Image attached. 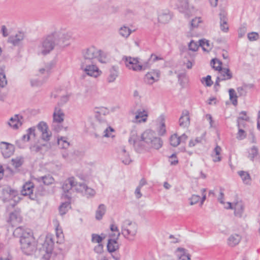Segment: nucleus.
Wrapping results in <instances>:
<instances>
[{
    "instance_id": "nucleus-19",
    "label": "nucleus",
    "mask_w": 260,
    "mask_h": 260,
    "mask_svg": "<svg viewBox=\"0 0 260 260\" xmlns=\"http://www.w3.org/2000/svg\"><path fill=\"white\" fill-rule=\"evenodd\" d=\"M38 130L41 132V137L44 141H48L52 135L51 132L48 131V126L46 123L44 122H40L38 125Z\"/></svg>"
},
{
    "instance_id": "nucleus-27",
    "label": "nucleus",
    "mask_w": 260,
    "mask_h": 260,
    "mask_svg": "<svg viewBox=\"0 0 260 260\" xmlns=\"http://www.w3.org/2000/svg\"><path fill=\"white\" fill-rule=\"evenodd\" d=\"M22 221V217L20 214L19 210H15L14 212H12L10 214L9 221L12 225H15L17 223L21 222Z\"/></svg>"
},
{
    "instance_id": "nucleus-49",
    "label": "nucleus",
    "mask_w": 260,
    "mask_h": 260,
    "mask_svg": "<svg viewBox=\"0 0 260 260\" xmlns=\"http://www.w3.org/2000/svg\"><path fill=\"white\" fill-rule=\"evenodd\" d=\"M13 166L16 168L20 167L23 162V158L21 156H18L12 159Z\"/></svg>"
},
{
    "instance_id": "nucleus-62",
    "label": "nucleus",
    "mask_w": 260,
    "mask_h": 260,
    "mask_svg": "<svg viewBox=\"0 0 260 260\" xmlns=\"http://www.w3.org/2000/svg\"><path fill=\"white\" fill-rule=\"evenodd\" d=\"M238 128L239 131L237 133V138L239 140H243L246 137V133L240 127Z\"/></svg>"
},
{
    "instance_id": "nucleus-42",
    "label": "nucleus",
    "mask_w": 260,
    "mask_h": 260,
    "mask_svg": "<svg viewBox=\"0 0 260 260\" xmlns=\"http://www.w3.org/2000/svg\"><path fill=\"white\" fill-rule=\"evenodd\" d=\"M221 149L219 146H216L213 150L214 154H212L213 160L214 162L220 161L221 159L220 156Z\"/></svg>"
},
{
    "instance_id": "nucleus-52",
    "label": "nucleus",
    "mask_w": 260,
    "mask_h": 260,
    "mask_svg": "<svg viewBox=\"0 0 260 260\" xmlns=\"http://www.w3.org/2000/svg\"><path fill=\"white\" fill-rule=\"evenodd\" d=\"M241 115L237 119V125L238 127H240V120L248 121L249 117L246 116V112L245 111H242L240 113Z\"/></svg>"
},
{
    "instance_id": "nucleus-39",
    "label": "nucleus",
    "mask_w": 260,
    "mask_h": 260,
    "mask_svg": "<svg viewBox=\"0 0 260 260\" xmlns=\"http://www.w3.org/2000/svg\"><path fill=\"white\" fill-rule=\"evenodd\" d=\"M205 133L202 134L200 137H197L195 139H191L189 142L188 145L189 147H193L198 143H202L205 141Z\"/></svg>"
},
{
    "instance_id": "nucleus-17",
    "label": "nucleus",
    "mask_w": 260,
    "mask_h": 260,
    "mask_svg": "<svg viewBox=\"0 0 260 260\" xmlns=\"http://www.w3.org/2000/svg\"><path fill=\"white\" fill-rule=\"evenodd\" d=\"M0 149L3 156L5 158L10 157L14 151L13 145L5 142L0 143Z\"/></svg>"
},
{
    "instance_id": "nucleus-37",
    "label": "nucleus",
    "mask_w": 260,
    "mask_h": 260,
    "mask_svg": "<svg viewBox=\"0 0 260 260\" xmlns=\"http://www.w3.org/2000/svg\"><path fill=\"white\" fill-rule=\"evenodd\" d=\"M117 239L115 238L113 239H109L107 244V249L109 252H113L118 249L119 246L117 243Z\"/></svg>"
},
{
    "instance_id": "nucleus-56",
    "label": "nucleus",
    "mask_w": 260,
    "mask_h": 260,
    "mask_svg": "<svg viewBox=\"0 0 260 260\" xmlns=\"http://www.w3.org/2000/svg\"><path fill=\"white\" fill-rule=\"evenodd\" d=\"M110 229L112 232H117L116 234H114L113 236L114 237H115L116 239H118L121 233L119 232L117 226L115 224H111L110 225Z\"/></svg>"
},
{
    "instance_id": "nucleus-23",
    "label": "nucleus",
    "mask_w": 260,
    "mask_h": 260,
    "mask_svg": "<svg viewBox=\"0 0 260 260\" xmlns=\"http://www.w3.org/2000/svg\"><path fill=\"white\" fill-rule=\"evenodd\" d=\"M129 142L133 144L136 149H139V147L141 146V139L137 136V133L133 130L131 132L130 137L128 139Z\"/></svg>"
},
{
    "instance_id": "nucleus-58",
    "label": "nucleus",
    "mask_w": 260,
    "mask_h": 260,
    "mask_svg": "<svg viewBox=\"0 0 260 260\" xmlns=\"http://www.w3.org/2000/svg\"><path fill=\"white\" fill-rule=\"evenodd\" d=\"M200 199H201L200 196L196 195V194H193L191 197V198H189L190 205H193L197 204L199 201Z\"/></svg>"
},
{
    "instance_id": "nucleus-25",
    "label": "nucleus",
    "mask_w": 260,
    "mask_h": 260,
    "mask_svg": "<svg viewBox=\"0 0 260 260\" xmlns=\"http://www.w3.org/2000/svg\"><path fill=\"white\" fill-rule=\"evenodd\" d=\"M179 125L182 127H187L190 124L189 112L184 110L182 112V115L179 120Z\"/></svg>"
},
{
    "instance_id": "nucleus-32",
    "label": "nucleus",
    "mask_w": 260,
    "mask_h": 260,
    "mask_svg": "<svg viewBox=\"0 0 260 260\" xmlns=\"http://www.w3.org/2000/svg\"><path fill=\"white\" fill-rule=\"evenodd\" d=\"M75 179L74 177H70L67 179L62 185V189L64 192H68L72 188H74Z\"/></svg>"
},
{
    "instance_id": "nucleus-38",
    "label": "nucleus",
    "mask_w": 260,
    "mask_h": 260,
    "mask_svg": "<svg viewBox=\"0 0 260 260\" xmlns=\"http://www.w3.org/2000/svg\"><path fill=\"white\" fill-rule=\"evenodd\" d=\"M106 207L104 204H100L95 212V218L97 220H101L106 213Z\"/></svg>"
},
{
    "instance_id": "nucleus-34",
    "label": "nucleus",
    "mask_w": 260,
    "mask_h": 260,
    "mask_svg": "<svg viewBox=\"0 0 260 260\" xmlns=\"http://www.w3.org/2000/svg\"><path fill=\"white\" fill-rule=\"evenodd\" d=\"M135 30H132L126 25L121 26L118 30L119 34L124 38H127L133 31Z\"/></svg>"
},
{
    "instance_id": "nucleus-22",
    "label": "nucleus",
    "mask_w": 260,
    "mask_h": 260,
    "mask_svg": "<svg viewBox=\"0 0 260 260\" xmlns=\"http://www.w3.org/2000/svg\"><path fill=\"white\" fill-rule=\"evenodd\" d=\"M24 38V34L22 32H18L14 36L9 37L8 42L14 46L19 45Z\"/></svg>"
},
{
    "instance_id": "nucleus-48",
    "label": "nucleus",
    "mask_w": 260,
    "mask_h": 260,
    "mask_svg": "<svg viewBox=\"0 0 260 260\" xmlns=\"http://www.w3.org/2000/svg\"><path fill=\"white\" fill-rule=\"evenodd\" d=\"M170 142L173 147H177L180 143V140L176 134H174L170 137Z\"/></svg>"
},
{
    "instance_id": "nucleus-46",
    "label": "nucleus",
    "mask_w": 260,
    "mask_h": 260,
    "mask_svg": "<svg viewBox=\"0 0 260 260\" xmlns=\"http://www.w3.org/2000/svg\"><path fill=\"white\" fill-rule=\"evenodd\" d=\"M58 144L61 148L66 149L68 148L70 143L67 141V138L65 137H61L57 139Z\"/></svg>"
},
{
    "instance_id": "nucleus-26",
    "label": "nucleus",
    "mask_w": 260,
    "mask_h": 260,
    "mask_svg": "<svg viewBox=\"0 0 260 260\" xmlns=\"http://www.w3.org/2000/svg\"><path fill=\"white\" fill-rule=\"evenodd\" d=\"M178 260H191L190 255L183 248H178L176 251Z\"/></svg>"
},
{
    "instance_id": "nucleus-1",
    "label": "nucleus",
    "mask_w": 260,
    "mask_h": 260,
    "mask_svg": "<svg viewBox=\"0 0 260 260\" xmlns=\"http://www.w3.org/2000/svg\"><path fill=\"white\" fill-rule=\"evenodd\" d=\"M102 109H100V111H97V115L95 116L96 120L93 123V127L95 133L94 135L95 138H99L102 134L104 137H113L114 136L112 133L114 130L111 126L108 125V122L104 115H101L100 113Z\"/></svg>"
},
{
    "instance_id": "nucleus-24",
    "label": "nucleus",
    "mask_w": 260,
    "mask_h": 260,
    "mask_svg": "<svg viewBox=\"0 0 260 260\" xmlns=\"http://www.w3.org/2000/svg\"><path fill=\"white\" fill-rule=\"evenodd\" d=\"M219 15L220 20V28L222 31L226 32L229 30V26L227 23V13L225 11L221 10Z\"/></svg>"
},
{
    "instance_id": "nucleus-4",
    "label": "nucleus",
    "mask_w": 260,
    "mask_h": 260,
    "mask_svg": "<svg viewBox=\"0 0 260 260\" xmlns=\"http://www.w3.org/2000/svg\"><path fill=\"white\" fill-rule=\"evenodd\" d=\"M57 45L54 36L52 34L43 38L38 45L37 51L38 54L47 55L52 51Z\"/></svg>"
},
{
    "instance_id": "nucleus-50",
    "label": "nucleus",
    "mask_w": 260,
    "mask_h": 260,
    "mask_svg": "<svg viewBox=\"0 0 260 260\" xmlns=\"http://www.w3.org/2000/svg\"><path fill=\"white\" fill-rule=\"evenodd\" d=\"M46 146V144L39 145L38 144H35L30 146V149L31 152L37 153L42 151L43 147Z\"/></svg>"
},
{
    "instance_id": "nucleus-47",
    "label": "nucleus",
    "mask_w": 260,
    "mask_h": 260,
    "mask_svg": "<svg viewBox=\"0 0 260 260\" xmlns=\"http://www.w3.org/2000/svg\"><path fill=\"white\" fill-rule=\"evenodd\" d=\"M230 99L232 101V104L234 106H236L237 105V96L235 92V91L234 89L231 88L229 90Z\"/></svg>"
},
{
    "instance_id": "nucleus-54",
    "label": "nucleus",
    "mask_w": 260,
    "mask_h": 260,
    "mask_svg": "<svg viewBox=\"0 0 260 260\" xmlns=\"http://www.w3.org/2000/svg\"><path fill=\"white\" fill-rule=\"evenodd\" d=\"M200 45L193 41H191L188 44V48L190 50L192 51H196Z\"/></svg>"
},
{
    "instance_id": "nucleus-53",
    "label": "nucleus",
    "mask_w": 260,
    "mask_h": 260,
    "mask_svg": "<svg viewBox=\"0 0 260 260\" xmlns=\"http://www.w3.org/2000/svg\"><path fill=\"white\" fill-rule=\"evenodd\" d=\"M202 22L201 17H196L192 19L190 22V27L191 28H194L198 27L199 24Z\"/></svg>"
},
{
    "instance_id": "nucleus-29",
    "label": "nucleus",
    "mask_w": 260,
    "mask_h": 260,
    "mask_svg": "<svg viewBox=\"0 0 260 260\" xmlns=\"http://www.w3.org/2000/svg\"><path fill=\"white\" fill-rule=\"evenodd\" d=\"M53 116V120L52 122L62 123L64 120V113L58 108H55Z\"/></svg>"
},
{
    "instance_id": "nucleus-45",
    "label": "nucleus",
    "mask_w": 260,
    "mask_h": 260,
    "mask_svg": "<svg viewBox=\"0 0 260 260\" xmlns=\"http://www.w3.org/2000/svg\"><path fill=\"white\" fill-rule=\"evenodd\" d=\"M70 203L69 202L63 203L59 208V211L60 215H63L66 213L70 208Z\"/></svg>"
},
{
    "instance_id": "nucleus-3",
    "label": "nucleus",
    "mask_w": 260,
    "mask_h": 260,
    "mask_svg": "<svg viewBox=\"0 0 260 260\" xmlns=\"http://www.w3.org/2000/svg\"><path fill=\"white\" fill-rule=\"evenodd\" d=\"M141 146L153 148L158 149L162 145L161 140L155 136L154 132L151 130H147L144 132L141 136Z\"/></svg>"
},
{
    "instance_id": "nucleus-9",
    "label": "nucleus",
    "mask_w": 260,
    "mask_h": 260,
    "mask_svg": "<svg viewBox=\"0 0 260 260\" xmlns=\"http://www.w3.org/2000/svg\"><path fill=\"white\" fill-rule=\"evenodd\" d=\"M14 234L20 236V244H23L24 243L29 244L31 242H35L32 233L29 230H24L22 227H18L15 230Z\"/></svg>"
},
{
    "instance_id": "nucleus-8",
    "label": "nucleus",
    "mask_w": 260,
    "mask_h": 260,
    "mask_svg": "<svg viewBox=\"0 0 260 260\" xmlns=\"http://www.w3.org/2000/svg\"><path fill=\"white\" fill-rule=\"evenodd\" d=\"M211 65L213 69L218 71V77L222 81L230 80L233 77V74L229 68H222L221 62L217 59H212Z\"/></svg>"
},
{
    "instance_id": "nucleus-16",
    "label": "nucleus",
    "mask_w": 260,
    "mask_h": 260,
    "mask_svg": "<svg viewBox=\"0 0 260 260\" xmlns=\"http://www.w3.org/2000/svg\"><path fill=\"white\" fill-rule=\"evenodd\" d=\"M24 122L23 117L20 114H15L7 122L9 126L14 129H18Z\"/></svg>"
},
{
    "instance_id": "nucleus-35",
    "label": "nucleus",
    "mask_w": 260,
    "mask_h": 260,
    "mask_svg": "<svg viewBox=\"0 0 260 260\" xmlns=\"http://www.w3.org/2000/svg\"><path fill=\"white\" fill-rule=\"evenodd\" d=\"M159 122V127L158 130V133L159 135L162 136L166 133V126H165V117L164 115H161L158 118Z\"/></svg>"
},
{
    "instance_id": "nucleus-7",
    "label": "nucleus",
    "mask_w": 260,
    "mask_h": 260,
    "mask_svg": "<svg viewBox=\"0 0 260 260\" xmlns=\"http://www.w3.org/2000/svg\"><path fill=\"white\" fill-rule=\"evenodd\" d=\"M57 45H68L69 41L73 39V33L63 28H60L52 32Z\"/></svg>"
},
{
    "instance_id": "nucleus-14",
    "label": "nucleus",
    "mask_w": 260,
    "mask_h": 260,
    "mask_svg": "<svg viewBox=\"0 0 260 260\" xmlns=\"http://www.w3.org/2000/svg\"><path fill=\"white\" fill-rule=\"evenodd\" d=\"M131 113L134 116L133 121L135 122H145L148 117L147 112L144 109H139L136 110H131Z\"/></svg>"
},
{
    "instance_id": "nucleus-55",
    "label": "nucleus",
    "mask_w": 260,
    "mask_h": 260,
    "mask_svg": "<svg viewBox=\"0 0 260 260\" xmlns=\"http://www.w3.org/2000/svg\"><path fill=\"white\" fill-rule=\"evenodd\" d=\"M7 84L6 76L3 73H0V87H4Z\"/></svg>"
},
{
    "instance_id": "nucleus-40",
    "label": "nucleus",
    "mask_w": 260,
    "mask_h": 260,
    "mask_svg": "<svg viewBox=\"0 0 260 260\" xmlns=\"http://www.w3.org/2000/svg\"><path fill=\"white\" fill-rule=\"evenodd\" d=\"M238 173L245 184H248L250 183L251 181V178L248 173L243 171H239Z\"/></svg>"
},
{
    "instance_id": "nucleus-28",
    "label": "nucleus",
    "mask_w": 260,
    "mask_h": 260,
    "mask_svg": "<svg viewBox=\"0 0 260 260\" xmlns=\"http://www.w3.org/2000/svg\"><path fill=\"white\" fill-rule=\"evenodd\" d=\"M119 158L125 165H128L132 161L129 152L125 149V147L121 148L119 152Z\"/></svg>"
},
{
    "instance_id": "nucleus-64",
    "label": "nucleus",
    "mask_w": 260,
    "mask_h": 260,
    "mask_svg": "<svg viewBox=\"0 0 260 260\" xmlns=\"http://www.w3.org/2000/svg\"><path fill=\"white\" fill-rule=\"evenodd\" d=\"M62 258L61 254H57L55 252H51V259L50 260H60Z\"/></svg>"
},
{
    "instance_id": "nucleus-18",
    "label": "nucleus",
    "mask_w": 260,
    "mask_h": 260,
    "mask_svg": "<svg viewBox=\"0 0 260 260\" xmlns=\"http://www.w3.org/2000/svg\"><path fill=\"white\" fill-rule=\"evenodd\" d=\"M34 184L31 182H26L23 186L21 190V194L23 196H28L31 200H35L36 198V194L33 193Z\"/></svg>"
},
{
    "instance_id": "nucleus-5",
    "label": "nucleus",
    "mask_w": 260,
    "mask_h": 260,
    "mask_svg": "<svg viewBox=\"0 0 260 260\" xmlns=\"http://www.w3.org/2000/svg\"><path fill=\"white\" fill-rule=\"evenodd\" d=\"M121 234L128 240H134L138 232L137 224L129 220H124L121 225Z\"/></svg>"
},
{
    "instance_id": "nucleus-51",
    "label": "nucleus",
    "mask_w": 260,
    "mask_h": 260,
    "mask_svg": "<svg viewBox=\"0 0 260 260\" xmlns=\"http://www.w3.org/2000/svg\"><path fill=\"white\" fill-rule=\"evenodd\" d=\"M258 155V149L255 146H253L250 150L249 158L252 160Z\"/></svg>"
},
{
    "instance_id": "nucleus-36",
    "label": "nucleus",
    "mask_w": 260,
    "mask_h": 260,
    "mask_svg": "<svg viewBox=\"0 0 260 260\" xmlns=\"http://www.w3.org/2000/svg\"><path fill=\"white\" fill-rule=\"evenodd\" d=\"M241 241V237L238 234L231 235L228 239V244L229 246L234 247L237 245Z\"/></svg>"
},
{
    "instance_id": "nucleus-6",
    "label": "nucleus",
    "mask_w": 260,
    "mask_h": 260,
    "mask_svg": "<svg viewBox=\"0 0 260 260\" xmlns=\"http://www.w3.org/2000/svg\"><path fill=\"white\" fill-rule=\"evenodd\" d=\"M80 69L87 76L94 78L102 74V71L97 66V62H80Z\"/></svg>"
},
{
    "instance_id": "nucleus-10",
    "label": "nucleus",
    "mask_w": 260,
    "mask_h": 260,
    "mask_svg": "<svg viewBox=\"0 0 260 260\" xmlns=\"http://www.w3.org/2000/svg\"><path fill=\"white\" fill-rule=\"evenodd\" d=\"M178 8L180 12L186 18H189L196 14L197 10L193 6H190L189 0H179Z\"/></svg>"
},
{
    "instance_id": "nucleus-63",
    "label": "nucleus",
    "mask_w": 260,
    "mask_h": 260,
    "mask_svg": "<svg viewBox=\"0 0 260 260\" xmlns=\"http://www.w3.org/2000/svg\"><path fill=\"white\" fill-rule=\"evenodd\" d=\"M85 194L88 196H94L95 194V191L92 188L86 187L85 191L84 192Z\"/></svg>"
},
{
    "instance_id": "nucleus-59",
    "label": "nucleus",
    "mask_w": 260,
    "mask_h": 260,
    "mask_svg": "<svg viewBox=\"0 0 260 260\" xmlns=\"http://www.w3.org/2000/svg\"><path fill=\"white\" fill-rule=\"evenodd\" d=\"M61 123L59 122H52V128L53 131L58 132L61 131L62 128V126L61 124Z\"/></svg>"
},
{
    "instance_id": "nucleus-12",
    "label": "nucleus",
    "mask_w": 260,
    "mask_h": 260,
    "mask_svg": "<svg viewBox=\"0 0 260 260\" xmlns=\"http://www.w3.org/2000/svg\"><path fill=\"white\" fill-rule=\"evenodd\" d=\"M53 243L51 239L46 240L40 248L41 258L40 260H50L51 252L53 250Z\"/></svg>"
},
{
    "instance_id": "nucleus-33",
    "label": "nucleus",
    "mask_w": 260,
    "mask_h": 260,
    "mask_svg": "<svg viewBox=\"0 0 260 260\" xmlns=\"http://www.w3.org/2000/svg\"><path fill=\"white\" fill-rule=\"evenodd\" d=\"M118 76V72L116 68L113 67L110 70L109 75H108L107 81L108 83H111L114 82Z\"/></svg>"
},
{
    "instance_id": "nucleus-44",
    "label": "nucleus",
    "mask_w": 260,
    "mask_h": 260,
    "mask_svg": "<svg viewBox=\"0 0 260 260\" xmlns=\"http://www.w3.org/2000/svg\"><path fill=\"white\" fill-rule=\"evenodd\" d=\"M199 45L202 47L204 51H209L212 48L209 41L205 39L200 40L199 41Z\"/></svg>"
},
{
    "instance_id": "nucleus-20",
    "label": "nucleus",
    "mask_w": 260,
    "mask_h": 260,
    "mask_svg": "<svg viewBox=\"0 0 260 260\" xmlns=\"http://www.w3.org/2000/svg\"><path fill=\"white\" fill-rule=\"evenodd\" d=\"M172 14L168 10H162L158 13L157 19L159 23L161 24H167L169 23L172 19Z\"/></svg>"
},
{
    "instance_id": "nucleus-41",
    "label": "nucleus",
    "mask_w": 260,
    "mask_h": 260,
    "mask_svg": "<svg viewBox=\"0 0 260 260\" xmlns=\"http://www.w3.org/2000/svg\"><path fill=\"white\" fill-rule=\"evenodd\" d=\"M37 180L39 182H43L44 184L47 185L52 184L54 182V178L50 175L40 177Z\"/></svg>"
},
{
    "instance_id": "nucleus-31",
    "label": "nucleus",
    "mask_w": 260,
    "mask_h": 260,
    "mask_svg": "<svg viewBox=\"0 0 260 260\" xmlns=\"http://www.w3.org/2000/svg\"><path fill=\"white\" fill-rule=\"evenodd\" d=\"M53 67L54 64L52 62L47 63L39 69V73L40 75H44V76H48Z\"/></svg>"
},
{
    "instance_id": "nucleus-60",
    "label": "nucleus",
    "mask_w": 260,
    "mask_h": 260,
    "mask_svg": "<svg viewBox=\"0 0 260 260\" xmlns=\"http://www.w3.org/2000/svg\"><path fill=\"white\" fill-rule=\"evenodd\" d=\"M201 81L202 83L205 81L207 86H211L213 84V82L211 80V77L210 75H208L206 77L203 78Z\"/></svg>"
},
{
    "instance_id": "nucleus-15",
    "label": "nucleus",
    "mask_w": 260,
    "mask_h": 260,
    "mask_svg": "<svg viewBox=\"0 0 260 260\" xmlns=\"http://www.w3.org/2000/svg\"><path fill=\"white\" fill-rule=\"evenodd\" d=\"M160 72L158 70H152L148 72L145 76L144 81L148 85H152L157 82L160 78Z\"/></svg>"
},
{
    "instance_id": "nucleus-61",
    "label": "nucleus",
    "mask_w": 260,
    "mask_h": 260,
    "mask_svg": "<svg viewBox=\"0 0 260 260\" xmlns=\"http://www.w3.org/2000/svg\"><path fill=\"white\" fill-rule=\"evenodd\" d=\"M103 240L102 237L98 234H93L92 235V242L100 244Z\"/></svg>"
},
{
    "instance_id": "nucleus-2",
    "label": "nucleus",
    "mask_w": 260,
    "mask_h": 260,
    "mask_svg": "<svg viewBox=\"0 0 260 260\" xmlns=\"http://www.w3.org/2000/svg\"><path fill=\"white\" fill-rule=\"evenodd\" d=\"M106 62V55L101 50L94 46L85 49L82 52V58L80 62Z\"/></svg>"
},
{
    "instance_id": "nucleus-13",
    "label": "nucleus",
    "mask_w": 260,
    "mask_h": 260,
    "mask_svg": "<svg viewBox=\"0 0 260 260\" xmlns=\"http://www.w3.org/2000/svg\"><path fill=\"white\" fill-rule=\"evenodd\" d=\"M125 66L129 69L135 71H141L142 67L138 58H134L130 56H124L122 58Z\"/></svg>"
},
{
    "instance_id": "nucleus-57",
    "label": "nucleus",
    "mask_w": 260,
    "mask_h": 260,
    "mask_svg": "<svg viewBox=\"0 0 260 260\" xmlns=\"http://www.w3.org/2000/svg\"><path fill=\"white\" fill-rule=\"evenodd\" d=\"M247 37L249 41H254L257 40L258 39L259 35L257 32H251L248 34Z\"/></svg>"
},
{
    "instance_id": "nucleus-30",
    "label": "nucleus",
    "mask_w": 260,
    "mask_h": 260,
    "mask_svg": "<svg viewBox=\"0 0 260 260\" xmlns=\"http://www.w3.org/2000/svg\"><path fill=\"white\" fill-rule=\"evenodd\" d=\"M21 244V248L24 253H25L26 255H30L31 254L35 248V242H31L30 243H24L23 244Z\"/></svg>"
},
{
    "instance_id": "nucleus-21",
    "label": "nucleus",
    "mask_w": 260,
    "mask_h": 260,
    "mask_svg": "<svg viewBox=\"0 0 260 260\" xmlns=\"http://www.w3.org/2000/svg\"><path fill=\"white\" fill-rule=\"evenodd\" d=\"M227 204L228 206L225 207V208L234 209L235 215L239 217L241 216L244 209L243 204L241 202H237L233 205L230 202H228Z\"/></svg>"
},
{
    "instance_id": "nucleus-11",
    "label": "nucleus",
    "mask_w": 260,
    "mask_h": 260,
    "mask_svg": "<svg viewBox=\"0 0 260 260\" xmlns=\"http://www.w3.org/2000/svg\"><path fill=\"white\" fill-rule=\"evenodd\" d=\"M18 199L17 192L8 186H0V199L4 202Z\"/></svg>"
},
{
    "instance_id": "nucleus-43",
    "label": "nucleus",
    "mask_w": 260,
    "mask_h": 260,
    "mask_svg": "<svg viewBox=\"0 0 260 260\" xmlns=\"http://www.w3.org/2000/svg\"><path fill=\"white\" fill-rule=\"evenodd\" d=\"M74 189L75 190L79 192L83 193L85 192L86 188V185L83 183L77 182L75 180V183L74 184Z\"/></svg>"
}]
</instances>
